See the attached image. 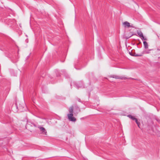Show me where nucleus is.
Returning a JSON list of instances; mask_svg holds the SVG:
<instances>
[{
    "instance_id": "4",
    "label": "nucleus",
    "mask_w": 160,
    "mask_h": 160,
    "mask_svg": "<svg viewBox=\"0 0 160 160\" xmlns=\"http://www.w3.org/2000/svg\"><path fill=\"white\" fill-rule=\"evenodd\" d=\"M38 128L40 129L42 134L44 135H47V132L46 130L44 128L41 126H38Z\"/></svg>"
},
{
    "instance_id": "10",
    "label": "nucleus",
    "mask_w": 160,
    "mask_h": 160,
    "mask_svg": "<svg viewBox=\"0 0 160 160\" xmlns=\"http://www.w3.org/2000/svg\"><path fill=\"white\" fill-rule=\"evenodd\" d=\"M143 43L145 48H148V43L146 41H144L143 42Z\"/></svg>"
},
{
    "instance_id": "9",
    "label": "nucleus",
    "mask_w": 160,
    "mask_h": 160,
    "mask_svg": "<svg viewBox=\"0 0 160 160\" xmlns=\"http://www.w3.org/2000/svg\"><path fill=\"white\" fill-rule=\"evenodd\" d=\"M123 24L124 25L125 27H132V26L130 25V23L127 21H126L123 23Z\"/></svg>"
},
{
    "instance_id": "6",
    "label": "nucleus",
    "mask_w": 160,
    "mask_h": 160,
    "mask_svg": "<svg viewBox=\"0 0 160 160\" xmlns=\"http://www.w3.org/2000/svg\"><path fill=\"white\" fill-rule=\"evenodd\" d=\"M74 111L75 114L77 115L80 111V109L77 105H75L74 108Z\"/></svg>"
},
{
    "instance_id": "1",
    "label": "nucleus",
    "mask_w": 160,
    "mask_h": 160,
    "mask_svg": "<svg viewBox=\"0 0 160 160\" xmlns=\"http://www.w3.org/2000/svg\"><path fill=\"white\" fill-rule=\"evenodd\" d=\"M26 106L24 103H19L16 102L15 104L12 105V110L14 112H22L25 110Z\"/></svg>"
},
{
    "instance_id": "12",
    "label": "nucleus",
    "mask_w": 160,
    "mask_h": 160,
    "mask_svg": "<svg viewBox=\"0 0 160 160\" xmlns=\"http://www.w3.org/2000/svg\"><path fill=\"white\" fill-rule=\"evenodd\" d=\"M135 120V121L137 124L138 126L140 128L139 125H140V123L138 121L137 119L136 118L134 120Z\"/></svg>"
},
{
    "instance_id": "7",
    "label": "nucleus",
    "mask_w": 160,
    "mask_h": 160,
    "mask_svg": "<svg viewBox=\"0 0 160 160\" xmlns=\"http://www.w3.org/2000/svg\"><path fill=\"white\" fill-rule=\"evenodd\" d=\"M137 33L138 34V36L141 38L142 40H146V38H144L142 33L140 31V32H137Z\"/></svg>"
},
{
    "instance_id": "5",
    "label": "nucleus",
    "mask_w": 160,
    "mask_h": 160,
    "mask_svg": "<svg viewBox=\"0 0 160 160\" xmlns=\"http://www.w3.org/2000/svg\"><path fill=\"white\" fill-rule=\"evenodd\" d=\"M32 125L35 127H37L38 128V126H39L37 124L34 123L33 122H30L28 121L27 122V123L25 126L26 128L27 129V128L29 126H32Z\"/></svg>"
},
{
    "instance_id": "14",
    "label": "nucleus",
    "mask_w": 160,
    "mask_h": 160,
    "mask_svg": "<svg viewBox=\"0 0 160 160\" xmlns=\"http://www.w3.org/2000/svg\"><path fill=\"white\" fill-rule=\"evenodd\" d=\"M76 99L79 102H82L81 101V99L80 98H76Z\"/></svg>"
},
{
    "instance_id": "13",
    "label": "nucleus",
    "mask_w": 160,
    "mask_h": 160,
    "mask_svg": "<svg viewBox=\"0 0 160 160\" xmlns=\"http://www.w3.org/2000/svg\"><path fill=\"white\" fill-rule=\"evenodd\" d=\"M149 53V52L145 51H143V52H142L141 54H142V55L143 54H145V53L148 54V53Z\"/></svg>"
},
{
    "instance_id": "8",
    "label": "nucleus",
    "mask_w": 160,
    "mask_h": 160,
    "mask_svg": "<svg viewBox=\"0 0 160 160\" xmlns=\"http://www.w3.org/2000/svg\"><path fill=\"white\" fill-rule=\"evenodd\" d=\"M130 54L132 56L135 57H140L142 56V54H136L135 53H132L131 52H129Z\"/></svg>"
},
{
    "instance_id": "3",
    "label": "nucleus",
    "mask_w": 160,
    "mask_h": 160,
    "mask_svg": "<svg viewBox=\"0 0 160 160\" xmlns=\"http://www.w3.org/2000/svg\"><path fill=\"white\" fill-rule=\"evenodd\" d=\"M110 78H115L116 79H124L125 80L126 79V78L123 77H120L116 75H111L109 76Z\"/></svg>"
},
{
    "instance_id": "11",
    "label": "nucleus",
    "mask_w": 160,
    "mask_h": 160,
    "mask_svg": "<svg viewBox=\"0 0 160 160\" xmlns=\"http://www.w3.org/2000/svg\"><path fill=\"white\" fill-rule=\"evenodd\" d=\"M127 116L132 120H134L136 118L134 117L133 116H132L131 115H128Z\"/></svg>"
},
{
    "instance_id": "2",
    "label": "nucleus",
    "mask_w": 160,
    "mask_h": 160,
    "mask_svg": "<svg viewBox=\"0 0 160 160\" xmlns=\"http://www.w3.org/2000/svg\"><path fill=\"white\" fill-rule=\"evenodd\" d=\"M73 106L71 107L69 109V113L67 115L68 119L69 121L72 122H75L76 120V118L73 116Z\"/></svg>"
}]
</instances>
